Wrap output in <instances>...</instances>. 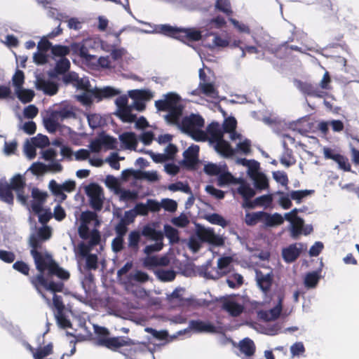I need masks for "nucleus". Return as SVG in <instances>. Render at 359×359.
Returning a JSON list of instances; mask_svg holds the SVG:
<instances>
[{
  "label": "nucleus",
  "instance_id": "obj_43",
  "mask_svg": "<svg viewBox=\"0 0 359 359\" xmlns=\"http://www.w3.org/2000/svg\"><path fill=\"white\" fill-rule=\"evenodd\" d=\"M280 162L285 167L294 165L296 163V159L293 156L292 150L286 148L280 158Z\"/></svg>",
  "mask_w": 359,
  "mask_h": 359
},
{
  "label": "nucleus",
  "instance_id": "obj_22",
  "mask_svg": "<svg viewBox=\"0 0 359 359\" xmlns=\"http://www.w3.org/2000/svg\"><path fill=\"white\" fill-rule=\"evenodd\" d=\"M222 308L233 317L239 316L244 310L243 305L231 300L224 302Z\"/></svg>",
  "mask_w": 359,
  "mask_h": 359
},
{
  "label": "nucleus",
  "instance_id": "obj_49",
  "mask_svg": "<svg viewBox=\"0 0 359 359\" xmlns=\"http://www.w3.org/2000/svg\"><path fill=\"white\" fill-rule=\"evenodd\" d=\"M237 192L244 199H251L255 195V191L247 184H242L237 189Z\"/></svg>",
  "mask_w": 359,
  "mask_h": 359
},
{
  "label": "nucleus",
  "instance_id": "obj_5",
  "mask_svg": "<svg viewBox=\"0 0 359 359\" xmlns=\"http://www.w3.org/2000/svg\"><path fill=\"white\" fill-rule=\"evenodd\" d=\"M31 256L34 259L36 269L39 271L38 274L44 275V272L46 270H48V272L52 265L55 262L52 255L46 250L35 252L34 255Z\"/></svg>",
  "mask_w": 359,
  "mask_h": 359
},
{
  "label": "nucleus",
  "instance_id": "obj_25",
  "mask_svg": "<svg viewBox=\"0 0 359 359\" xmlns=\"http://www.w3.org/2000/svg\"><path fill=\"white\" fill-rule=\"evenodd\" d=\"M263 223L266 226H275L280 225L284 222V219L279 213L271 215L268 212L263 213Z\"/></svg>",
  "mask_w": 359,
  "mask_h": 359
},
{
  "label": "nucleus",
  "instance_id": "obj_10",
  "mask_svg": "<svg viewBox=\"0 0 359 359\" xmlns=\"http://www.w3.org/2000/svg\"><path fill=\"white\" fill-rule=\"evenodd\" d=\"M180 97L177 94L170 93L165 95L164 100L156 101L155 106L158 111H165L180 106Z\"/></svg>",
  "mask_w": 359,
  "mask_h": 359
},
{
  "label": "nucleus",
  "instance_id": "obj_27",
  "mask_svg": "<svg viewBox=\"0 0 359 359\" xmlns=\"http://www.w3.org/2000/svg\"><path fill=\"white\" fill-rule=\"evenodd\" d=\"M12 191L7 182H0V198L2 201L9 205L13 204L14 196Z\"/></svg>",
  "mask_w": 359,
  "mask_h": 359
},
{
  "label": "nucleus",
  "instance_id": "obj_6",
  "mask_svg": "<svg viewBox=\"0 0 359 359\" xmlns=\"http://www.w3.org/2000/svg\"><path fill=\"white\" fill-rule=\"evenodd\" d=\"M8 187L16 192L17 198L22 205H26L27 196L25 195L26 180L25 177L20 174L15 175L10 181Z\"/></svg>",
  "mask_w": 359,
  "mask_h": 359
},
{
  "label": "nucleus",
  "instance_id": "obj_1",
  "mask_svg": "<svg viewBox=\"0 0 359 359\" xmlns=\"http://www.w3.org/2000/svg\"><path fill=\"white\" fill-rule=\"evenodd\" d=\"M125 346H133L130 349L131 357H136L139 354H148L152 356L148 351V347L145 343H134L132 339L126 337H113L103 339L101 341V346L106 347L112 351H116L118 348Z\"/></svg>",
  "mask_w": 359,
  "mask_h": 359
},
{
  "label": "nucleus",
  "instance_id": "obj_59",
  "mask_svg": "<svg viewBox=\"0 0 359 359\" xmlns=\"http://www.w3.org/2000/svg\"><path fill=\"white\" fill-rule=\"evenodd\" d=\"M98 267V258L95 254H90L86 257L85 269L87 271L96 270Z\"/></svg>",
  "mask_w": 359,
  "mask_h": 359
},
{
  "label": "nucleus",
  "instance_id": "obj_32",
  "mask_svg": "<svg viewBox=\"0 0 359 359\" xmlns=\"http://www.w3.org/2000/svg\"><path fill=\"white\" fill-rule=\"evenodd\" d=\"M158 29L160 33L179 40L181 28L172 27L170 25L165 24L159 25Z\"/></svg>",
  "mask_w": 359,
  "mask_h": 359
},
{
  "label": "nucleus",
  "instance_id": "obj_58",
  "mask_svg": "<svg viewBox=\"0 0 359 359\" xmlns=\"http://www.w3.org/2000/svg\"><path fill=\"white\" fill-rule=\"evenodd\" d=\"M94 331L97 335V344L101 346V341L103 339H107L109 337V331L104 327L94 325Z\"/></svg>",
  "mask_w": 359,
  "mask_h": 359
},
{
  "label": "nucleus",
  "instance_id": "obj_54",
  "mask_svg": "<svg viewBox=\"0 0 359 359\" xmlns=\"http://www.w3.org/2000/svg\"><path fill=\"white\" fill-rule=\"evenodd\" d=\"M303 226L304 220L301 217L291 222V236L294 238L299 236L302 233Z\"/></svg>",
  "mask_w": 359,
  "mask_h": 359
},
{
  "label": "nucleus",
  "instance_id": "obj_35",
  "mask_svg": "<svg viewBox=\"0 0 359 359\" xmlns=\"http://www.w3.org/2000/svg\"><path fill=\"white\" fill-rule=\"evenodd\" d=\"M134 221V215L128 221L126 219H121L119 222L115 226L116 236L124 238L128 231V225Z\"/></svg>",
  "mask_w": 359,
  "mask_h": 359
},
{
  "label": "nucleus",
  "instance_id": "obj_8",
  "mask_svg": "<svg viewBox=\"0 0 359 359\" xmlns=\"http://www.w3.org/2000/svg\"><path fill=\"white\" fill-rule=\"evenodd\" d=\"M101 241V235L99 230L94 229L90 231V239L88 244L83 242L78 245L77 250L78 253L83 257H86L90 253L92 248L100 244Z\"/></svg>",
  "mask_w": 359,
  "mask_h": 359
},
{
  "label": "nucleus",
  "instance_id": "obj_28",
  "mask_svg": "<svg viewBox=\"0 0 359 359\" xmlns=\"http://www.w3.org/2000/svg\"><path fill=\"white\" fill-rule=\"evenodd\" d=\"M140 233L141 236L149 238L155 241H161L163 238V234L161 231L156 230L149 224L143 226Z\"/></svg>",
  "mask_w": 359,
  "mask_h": 359
},
{
  "label": "nucleus",
  "instance_id": "obj_40",
  "mask_svg": "<svg viewBox=\"0 0 359 359\" xmlns=\"http://www.w3.org/2000/svg\"><path fill=\"white\" fill-rule=\"evenodd\" d=\"M102 147L106 149H114L116 148L117 140L116 138L102 133L99 135Z\"/></svg>",
  "mask_w": 359,
  "mask_h": 359
},
{
  "label": "nucleus",
  "instance_id": "obj_64",
  "mask_svg": "<svg viewBox=\"0 0 359 359\" xmlns=\"http://www.w3.org/2000/svg\"><path fill=\"white\" fill-rule=\"evenodd\" d=\"M13 85L15 89L22 88L25 81L24 72L21 70L17 69L12 79Z\"/></svg>",
  "mask_w": 359,
  "mask_h": 359
},
{
  "label": "nucleus",
  "instance_id": "obj_37",
  "mask_svg": "<svg viewBox=\"0 0 359 359\" xmlns=\"http://www.w3.org/2000/svg\"><path fill=\"white\" fill-rule=\"evenodd\" d=\"M117 116L126 123H133L136 119V115L132 114L131 107L129 106L118 110Z\"/></svg>",
  "mask_w": 359,
  "mask_h": 359
},
{
  "label": "nucleus",
  "instance_id": "obj_56",
  "mask_svg": "<svg viewBox=\"0 0 359 359\" xmlns=\"http://www.w3.org/2000/svg\"><path fill=\"white\" fill-rule=\"evenodd\" d=\"M48 187L53 195L61 197L62 200L67 198V196L62 191V185L57 184L55 180H50Z\"/></svg>",
  "mask_w": 359,
  "mask_h": 359
},
{
  "label": "nucleus",
  "instance_id": "obj_48",
  "mask_svg": "<svg viewBox=\"0 0 359 359\" xmlns=\"http://www.w3.org/2000/svg\"><path fill=\"white\" fill-rule=\"evenodd\" d=\"M288 50L300 51V48L297 46L280 45L273 52L277 57L284 58L287 55Z\"/></svg>",
  "mask_w": 359,
  "mask_h": 359
},
{
  "label": "nucleus",
  "instance_id": "obj_11",
  "mask_svg": "<svg viewBox=\"0 0 359 359\" xmlns=\"http://www.w3.org/2000/svg\"><path fill=\"white\" fill-rule=\"evenodd\" d=\"M297 88L303 94L310 97L322 98L327 95V93L320 90L317 84L298 81Z\"/></svg>",
  "mask_w": 359,
  "mask_h": 359
},
{
  "label": "nucleus",
  "instance_id": "obj_21",
  "mask_svg": "<svg viewBox=\"0 0 359 359\" xmlns=\"http://www.w3.org/2000/svg\"><path fill=\"white\" fill-rule=\"evenodd\" d=\"M119 140L124 144L126 149L136 150L138 142L134 133L125 132L120 135Z\"/></svg>",
  "mask_w": 359,
  "mask_h": 359
},
{
  "label": "nucleus",
  "instance_id": "obj_34",
  "mask_svg": "<svg viewBox=\"0 0 359 359\" xmlns=\"http://www.w3.org/2000/svg\"><path fill=\"white\" fill-rule=\"evenodd\" d=\"M48 277L51 276H56L62 280H66L69 278L70 274L68 271L61 268L56 262L52 265L49 271L48 272Z\"/></svg>",
  "mask_w": 359,
  "mask_h": 359
},
{
  "label": "nucleus",
  "instance_id": "obj_50",
  "mask_svg": "<svg viewBox=\"0 0 359 359\" xmlns=\"http://www.w3.org/2000/svg\"><path fill=\"white\" fill-rule=\"evenodd\" d=\"M58 121H59L56 118L55 115L51 112L50 116L44 119L43 122L46 128L49 133H55L59 126Z\"/></svg>",
  "mask_w": 359,
  "mask_h": 359
},
{
  "label": "nucleus",
  "instance_id": "obj_15",
  "mask_svg": "<svg viewBox=\"0 0 359 359\" xmlns=\"http://www.w3.org/2000/svg\"><path fill=\"white\" fill-rule=\"evenodd\" d=\"M120 93L118 90L111 86H106L103 88H95L90 91L91 95L96 99L97 102L116 96L119 95Z\"/></svg>",
  "mask_w": 359,
  "mask_h": 359
},
{
  "label": "nucleus",
  "instance_id": "obj_38",
  "mask_svg": "<svg viewBox=\"0 0 359 359\" xmlns=\"http://www.w3.org/2000/svg\"><path fill=\"white\" fill-rule=\"evenodd\" d=\"M15 93L18 98L22 103L30 102L34 97V93L33 90L29 89H23L22 88L15 89Z\"/></svg>",
  "mask_w": 359,
  "mask_h": 359
},
{
  "label": "nucleus",
  "instance_id": "obj_29",
  "mask_svg": "<svg viewBox=\"0 0 359 359\" xmlns=\"http://www.w3.org/2000/svg\"><path fill=\"white\" fill-rule=\"evenodd\" d=\"M207 133L210 135V141L215 142L223 137V132L220 128V126L217 122H212L208 125Z\"/></svg>",
  "mask_w": 359,
  "mask_h": 359
},
{
  "label": "nucleus",
  "instance_id": "obj_46",
  "mask_svg": "<svg viewBox=\"0 0 359 359\" xmlns=\"http://www.w3.org/2000/svg\"><path fill=\"white\" fill-rule=\"evenodd\" d=\"M164 231L165 236L170 240L172 243H177L180 241L179 232L175 228L166 224L164 226Z\"/></svg>",
  "mask_w": 359,
  "mask_h": 359
},
{
  "label": "nucleus",
  "instance_id": "obj_62",
  "mask_svg": "<svg viewBox=\"0 0 359 359\" xmlns=\"http://www.w3.org/2000/svg\"><path fill=\"white\" fill-rule=\"evenodd\" d=\"M51 52L53 55H54L55 56L62 57V58L69 53L70 50L68 46L62 45H55L52 46Z\"/></svg>",
  "mask_w": 359,
  "mask_h": 359
},
{
  "label": "nucleus",
  "instance_id": "obj_7",
  "mask_svg": "<svg viewBox=\"0 0 359 359\" xmlns=\"http://www.w3.org/2000/svg\"><path fill=\"white\" fill-rule=\"evenodd\" d=\"M204 123V119L201 116L191 114L190 116L182 118L180 128L182 132L188 134L196 128H203Z\"/></svg>",
  "mask_w": 359,
  "mask_h": 359
},
{
  "label": "nucleus",
  "instance_id": "obj_55",
  "mask_svg": "<svg viewBox=\"0 0 359 359\" xmlns=\"http://www.w3.org/2000/svg\"><path fill=\"white\" fill-rule=\"evenodd\" d=\"M74 51L77 52L79 55L88 61L91 60L93 56L89 54L88 48L83 44L74 43L72 45Z\"/></svg>",
  "mask_w": 359,
  "mask_h": 359
},
{
  "label": "nucleus",
  "instance_id": "obj_44",
  "mask_svg": "<svg viewBox=\"0 0 359 359\" xmlns=\"http://www.w3.org/2000/svg\"><path fill=\"white\" fill-rule=\"evenodd\" d=\"M205 218L210 223L219 225L223 228L229 224V222L222 215L217 213L207 215Z\"/></svg>",
  "mask_w": 359,
  "mask_h": 359
},
{
  "label": "nucleus",
  "instance_id": "obj_16",
  "mask_svg": "<svg viewBox=\"0 0 359 359\" xmlns=\"http://www.w3.org/2000/svg\"><path fill=\"white\" fill-rule=\"evenodd\" d=\"M36 88L37 90H42L48 95H55L58 91V86L56 83L41 77H37L36 79Z\"/></svg>",
  "mask_w": 359,
  "mask_h": 359
},
{
  "label": "nucleus",
  "instance_id": "obj_14",
  "mask_svg": "<svg viewBox=\"0 0 359 359\" xmlns=\"http://www.w3.org/2000/svg\"><path fill=\"white\" fill-rule=\"evenodd\" d=\"M189 329L197 333H216L217 327L209 322L201 320H191L189 323Z\"/></svg>",
  "mask_w": 359,
  "mask_h": 359
},
{
  "label": "nucleus",
  "instance_id": "obj_39",
  "mask_svg": "<svg viewBox=\"0 0 359 359\" xmlns=\"http://www.w3.org/2000/svg\"><path fill=\"white\" fill-rule=\"evenodd\" d=\"M252 179L254 180L257 189L263 190L269 187L268 179L263 172L252 175Z\"/></svg>",
  "mask_w": 359,
  "mask_h": 359
},
{
  "label": "nucleus",
  "instance_id": "obj_53",
  "mask_svg": "<svg viewBox=\"0 0 359 359\" xmlns=\"http://www.w3.org/2000/svg\"><path fill=\"white\" fill-rule=\"evenodd\" d=\"M236 125L237 121L234 117L226 118L223 124V129L225 133H233L232 139L234 138V135L236 134Z\"/></svg>",
  "mask_w": 359,
  "mask_h": 359
},
{
  "label": "nucleus",
  "instance_id": "obj_41",
  "mask_svg": "<svg viewBox=\"0 0 359 359\" xmlns=\"http://www.w3.org/2000/svg\"><path fill=\"white\" fill-rule=\"evenodd\" d=\"M329 39L330 41V45L332 47L342 46L344 43L343 41L344 34L336 29H333L330 32Z\"/></svg>",
  "mask_w": 359,
  "mask_h": 359
},
{
  "label": "nucleus",
  "instance_id": "obj_24",
  "mask_svg": "<svg viewBox=\"0 0 359 359\" xmlns=\"http://www.w3.org/2000/svg\"><path fill=\"white\" fill-rule=\"evenodd\" d=\"M215 149L221 155L224 157H230L234 154V151L231 147L230 144L224 140L223 137L219 140H217Z\"/></svg>",
  "mask_w": 359,
  "mask_h": 359
},
{
  "label": "nucleus",
  "instance_id": "obj_52",
  "mask_svg": "<svg viewBox=\"0 0 359 359\" xmlns=\"http://www.w3.org/2000/svg\"><path fill=\"white\" fill-rule=\"evenodd\" d=\"M130 97L140 101L150 100L151 95L149 91L145 90H134L129 93Z\"/></svg>",
  "mask_w": 359,
  "mask_h": 359
},
{
  "label": "nucleus",
  "instance_id": "obj_18",
  "mask_svg": "<svg viewBox=\"0 0 359 359\" xmlns=\"http://www.w3.org/2000/svg\"><path fill=\"white\" fill-rule=\"evenodd\" d=\"M284 299V294L279 293L278 295V304L276 306L266 311L262 318L266 321H273L278 319L283 309V302Z\"/></svg>",
  "mask_w": 359,
  "mask_h": 359
},
{
  "label": "nucleus",
  "instance_id": "obj_61",
  "mask_svg": "<svg viewBox=\"0 0 359 359\" xmlns=\"http://www.w3.org/2000/svg\"><path fill=\"white\" fill-rule=\"evenodd\" d=\"M32 143L36 147L43 148L49 145L50 142L46 135L38 134L36 137L32 139Z\"/></svg>",
  "mask_w": 359,
  "mask_h": 359
},
{
  "label": "nucleus",
  "instance_id": "obj_4",
  "mask_svg": "<svg viewBox=\"0 0 359 359\" xmlns=\"http://www.w3.org/2000/svg\"><path fill=\"white\" fill-rule=\"evenodd\" d=\"M86 194L89 198L90 207L97 212L103 208L104 191L101 186L95 183H91L86 187Z\"/></svg>",
  "mask_w": 359,
  "mask_h": 359
},
{
  "label": "nucleus",
  "instance_id": "obj_47",
  "mask_svg": "<svg viewBox=\"0 0 359 359\" xmlns=\"http://www.w3.org/2000/svg\"><path fill=\"white\" fill-rule=\"evenodd\" d=\"M53 346L52 343H49L43 347L38 348L34 353V359H43L53 353Z\"/></svg>",
  "mask_w": 359,
  "mask_h": 359
},
{
  "label": "nucleus",
  "instance_id": "obj_31",
  "mask_svg": "<svg viewBox=\"0 0 359 359\" xmlns=\"http://www.w3.org/2000/svg\"><path fill=\"white\" fill-rule=\"evenodd\" d=\"M43 240L41 239L35 234H32L29 238V246L30 247V255H34L35 252H40L43 250Z\"/></svg>",
  "mask_w": 359,
  "mask_h": 359
},
{
  "label": "nucleus",
  "instance_id": "obj_13",
  "mask_svg": "<svg viewBox=\"0 0 359 359\" xmlns=\"http://www.w3.org/2000/svg\"><path fill=\"white\" fill-rule=\"evenodd\" d=\"M255 280L257 286L264 294H267L270 291L273 283L272 273L264 274L257 269L255 271Z\"/></svg>",
  "mask_w": 359,
  "mask_h": 359
},
{
  "label": "nucleus",
  "instance_id": "obj_23",
  "mask_svg": "<svg viewBox=\"0 0 359 359\" xmlns=\"http://www.w3.org/2000/svg\"><path fill=\"white\" fill-rule=\"evenodd\" d=\"M141 241V233L137 230L131 231L128 237V248L134 252L137 253L140 249V242Z\"/></svg>",
  "mask_w": 359,
  "mask_h": 359
},
{
  "label": "nucleus",
  "instance_id": "obj_63",
  "mask_svg": "<svg viewBox=\"0 0 359 359\" xmlns=\"http://www.w3.org/2000/svg\"><path fill=\"white\" fill-rule=\"evenodd\" d=\"M13 269L25 276L29 275L30 267L23 261H17L13 264Z\"/></svg>",
  "mask_w": 359,
  "mask_h": 359
},
{
  "label": "nucleus",
  "instance_id": "obj_2",
  "mask_svg": "<svg viewBox=\"0 0 359 359\" xmlns=\"http://www.w3.org/2000/svg\"><path fill=\"white\" fill-rule=\"evenodd\" d=\"M198 238H191L189 241V247L194 252H197L201 248V242L220 247L224 245V239L219 235H217L213 229L199 226L196 230Z\"/></svg>",
  "mask_w": 359,
  "mask_h": 359
},
{
  "label": "nucleus",
  "instance_id": "obj_33",
  "mask_svg": "<svg viewBox=\"0 0 359 359\" xmlns=\"http://www.w3.org/2000/svg\"><path fill=\"white\" fill-rule=\"evenodd\" d=\"M217 11L223 13L227 17L231 18L233 15V10L229 0H217L215 4Z\"/></svg>",
  "mask_w": 359,
  "mask_h": 359
},
{
  "label": "nucleus",
  "instance_id": "obj_45",
  "mask_svg": "<svg viewBox=\"0 0 359 359\" xmlns=\"http://www.w3.org/2000/svg\"><path fill=\"white\" fill-rule=\"evenodd\" d=\"M155 273L158 279L164 282L172 281L176 276L175 272L171 269H158Z\"/></svg>",
  "mask_w": 359,
  "mask_h": 359
},
{
  "label": "nucleus",
  "instance_id": "obj_12",
  "mask_svg": "<svg viewBox=\"0 0 359 359\" xmlns=\"http://www.w3.org/2000/svg\"><path fill=\"white\" fill-rule=\"evenodd\" d=\"M198 153L199 147L198 145L193 144L189 147L183 153L182 164L188 168H194L198 161Z\"/></svg>",
  "mask_w": 359,
  "mask_h": 359
},
{
  "label": "nucleus",
  "instance_id": "obj_3",
  "mask_svg": "<svg viewBox=\"0 0 359 359\" xmlns=\"http://www.w3.org/2000/svg\"><path fill=\"white\" fill-rule=\"evenodd\" d=\"M29 281L38 294L46 301L48 306L51 305V301L43 293L41 287L54 294H56L57 292H62L65 288V285L62 281L55 282L50 280L43 274H37L36 276H32L29 278Z\"/></svg>",
  "mask_w": 359,
  "mask_h": 359
},
{
  "label": "nucleus",
  "instance_id": "obj_36",
  "mask_svg": "<svg viewBox=\"0 0 359 359\" xmlns=\"http://www.w3.org/2000/svg\"><path fill=\"white\" fill-rule=\"evenodd\" d=\"M264 211H259L255 212H248L245 216V222L248 226H255L259 222H263Z\"/></svg>",
  "mask_w": 359,
  "mask_h": 359
},
{
  "label": "nucleus",
  "instance_id": "obj_9",
  "mask_svg": "<svg viewBox=\"0 0 359 359\" xmlns=\"http://www.w3.org/2000/svg\"><path fill=\"white\" fill-rule=\"evenodd\" d=\"M323 154L325 158L334 161L338 164L339 168L341 170L346 172L351 170V165L346 156L341 155L340 154H336L333 149L327 147L324 148Z\"/></svg>",
  "mask_w": 359,
  "mask_h": 359
},
{
  "label": "nucleus",
  "instance_id": "obj_51",
  "mask_svg": "<svg viewBox=\"0 0 359 359\" xmlns=\"http://www.w3.org/2000/svg\"><path fill=\"white\" fill-rule=\"evenodd\" d=\"M52 112L60 121H63L66 118H74L76 116L75 113L72 109L65 107Z\"/></svg>",
  "mask_w": 359,
  "mask_h": 359
},
{
  "label": "nucleus",
  "instance_id": "obj_60",
  "mask_svg": "<svg viewBox=\"0 0 359 359\" xmlns=\"http://www.w3.org/2000/svg\"><path fill=\"white\" fill-rule=\"evenodd\" d=\"M313 190H297L292 191L290 194L291 199L294 200L297 203H299L302 200L307 196L313 193Z\"/></svg>",
  "mask_w": 359,
  "mask_h": 359
},
{
  "label": "nucleus",
  "instance_id": "obj_26",
  "mask_svg": "<svg viewBox=\"0 0 359 359\" xmlns=\"http://www.w3.org/2000/svg\"><path fill=\"white\" fill-rule=\"evenodd\" d=\"M240 351L246 356L250 357L255 354V345L254 341L250 338H245L238 344Z\"/></svg>",
  "mask_w": 359,
  "mask_h": 359
},
{
  "label": "nucleus",
  "instance_id": "obj_57",
  "mask_svg": "<svg viewBox=\"0 0 359 359\" xmlns=\"http://www.w3.org/2000/svg\"><path fill=\"white\" fill-rule=\"evenodd\" d=\"M69 68V60L66 57H62L56 63L55 70L57 74H62L67 72Z\"/></svg>",
  "mask_w": 359,
  "mask_h": 359
},
{
  "label": "nucleus",
  "instance_id": "obj_17",
  "mask_svg": "<svg viewBox=\"0 0 359 359\" xmlns=\"http://www.w3.org/2000/svg\"><path fill=\"white\" fill-rule=\"evenodd\" d=\"M202 39L201 32L195 28H181L179 40L187 43L198 41Z\"/></svg>",
  "mask_w": 359,
  "mask_h": 359
},
{
  "label": "nucleus",
  "instance_id": "obj_30",
  "mask_svg": "<svg viewBox=\"0 0 359 359\" xmlns=\"http://www.w3.org/2000/svg\"><path fill=\"white\" fill-rule=\"evenodd\" d=\"M320 270L308 273L304 278L305 286L308 288L316 287L320 279Z\"/></svg>",
  "mask_w": 359,
  "mask_h": 359
},
{
  "label": "nucleus",
  "instance_id": "obj_42",
  "mask_svg": "<svg viewBox=\"0 0 359 359\" xmlns=\"http://www.w3.org/2000/svg\"><path fill=\"white\" fill-rule=\"evenodd\" d=\"M199 88L203 94L211 97H216L217 95V90L212 83L200 82Z\"/></svg>",
  "mask_w": 359,
  "mask_h": 359
},
{
  "label": "nucleus",
  "instance_id": "obj_19",
  "mask_svg": "<svg viewBox=\"0 0 359 359\" xmlns=\"http://www.w3.org/2000/svg\"><path fill=\"white\" fill-rule=\"evenodd\" d=\"M297 243L291 244L283 250L282 255L286 262H293L299 257L302 249L297 248Z\"/></svg>",
  "mask_w": 359,
  "mask_h": 359
},
{
  "label": "nucleus",
  "instance_id": "obj_20",
  "mask_svg": "<svg viewBox=\"0 0 359 359\" xmlns=\"http://www.w3.org/2000/svg\"><path fill=\"white\" fill-rule=\"evenodd\" d=\"M168 113L165 116V121L169 123L177 126L180 128L181 124L180 118L182 115L183 108L181 105L167 110Z\"/></svg>",
  "mask_w": 359,
  "mask_h": 359
}]
</instances>
